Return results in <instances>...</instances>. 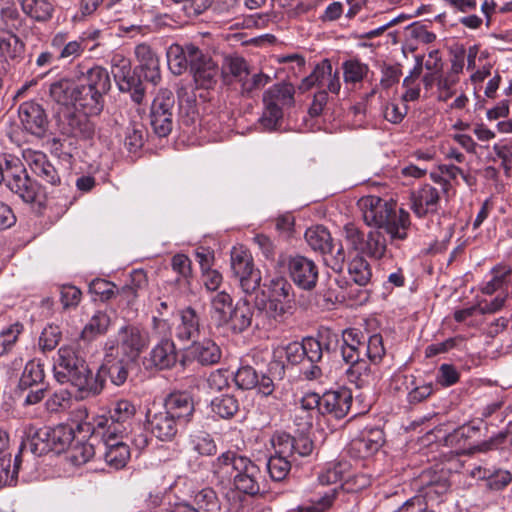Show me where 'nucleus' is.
Segmentation results:
<instances>
[{
  "mask_svg": "<svg viewBox=\"0 0 512 512\" xmlns=\"http://www.w3.org/2000/svg\"><path fill=\"white\" fill-rule=\"evenodd\" d=\"M440 191L436 187L426 184L411 194V209L414 214L422 218L428 214L436 213L440 204Z\"/></svg>",
  "mask_w": 512,
  "mask_h": 512,
  "instance_id": "23",
  "label": "nucleus"
},
{
  "mask_svg": "<svg viewBox=\"0 0 512 512\" xmlns=\"http://www.w3.org/2000/svg\"><path fill=\"white\" fill-rule=\"evenodd\" d=\"M75 81L84 83L85 86L99 92L100 95L107 93L111 87L108 71L100 66L89 67L84 64L76 66L74 75L66 79V83Z\"/></svg>",
  "mask_w": 512,
  "mask_h": 512,
  "instance_id": "19",
  "label": "nucleus"
},
{
  "mask_svg": "<svg viewBox=\"0 0 512 512\" xmlns=\"http://www.w3.org/2000/svg\"><path fill=\"white\" fill-rule=\"evenodd\" d=\"M147 421L152 434L161 441H171L178 432V424L164 409L155 413H147Z\"/></svg>",
  "mask_w": 512,
  "mask_h": 512,
  "instance_id": "30",
  "label": "nucleus"
},
{
  "mask_svg": "<svg viewBox=\"0 0 512 512\" xmlns=\"http://www.w3.org/2000/svg\"><path fill=\"white\" fill-rule=\"evenodd\" d=\"M344 240L348 249L363 255L367 235L354 223H348L343 228Z\"/></svg>",
  "mask_w": 512,
  "mask_h": 512,
  "instance_id": "52",
  "label": "nucleus"
},
{
  "mask_svg": "<svg viewBox=\"0 0 512 512\" xmlns=\"http://www.w3.org/2000/svg\"><path fill=\"white\" fill-rule=\"evenodd\" d=\"M189 445L194 452L202 456H211L217 451L214 439L210 434L202 431L190 435Z\"/></svg>",
  "mask_w": 512,
  "mask_h": 512,
  "instance_id": "54",
  "label": "nucleus"
},
{
  "mask_svg": "<svg viewBox=\"0 0 512 512\" xmlns=\"http://www.w3.org/2000/svg\"><path fill=\"white\" fill-rule=\"evenodd\" d=\"M275 356L285 357L292 365L301 363L304 360L302 342H291L286 346H279L274 351Z\"/></svg>",
  "mask_w": 512,
  "mask_h": 512,
  "instance_id": "62",
  "label": "nucleus"
},
{
  "mask_svg": "<svg viewBox=\"0 0 512 512\" xmlns=\"http://www.w3.org/2000/svg\"><path fill=\"white\" fill-rule=\"evenodd\" d=\"M66 382L70 384L66 393L77 400L97 395L103 389V381L93 375L84 352L73 348H66Z\"/></svg>",
  "mask_w": 512,
  "mask_h": 512,
  "instance_id": "6",
  "label": "nucleus"
},
{
  "mask_svg": "<svg viewBox=\"0 0 512 512\" xmlns=\"http://www.w3.org/2000/svg\"><path fill=\"white\" fill-rule=\"evenodd\" d=\"M253 314L249 300L241 298L229 312L227 321L223 322L221 327H225L233 333H241L251 326Z\"/></svg>",
  "mask_w": 512,
  "mask_h": 512,
  "instance_id": "31",
  "label": "nucleus"
},
{
  "mask_svg": "<svg viewBox=\"0 0 512 512\" xmlns=\"http://www.w3.org/2000/svg\"><path fill=\"white\" fill-rule=\"evenodd\" d=\"M196 509L203 510L204 512H216L220 509V503L216 492L210 488L205 487L196 491L192 495Z\"/></svg>",
  "mask_w": 512,
  "mask_h": 512,
  "instance_id": "55",
  "label": "nucleus"
},
{
  "mask_svg": "<svg viewBox=\"0 0 512 512\" xmlns=\"http://www.w3.org/2000/svg\"><path fill=\"white\" fill-rule=\"evenodd\" d=\"M149 333L139 324L125 323L117 330L114 339L105 343L106 356H113L114 350L130 360H135L149 346Z\"/></svg>",
  "mask_w": 512,
  "mask_h": 512,
  "instance_id": "9",
  "label": "nucleus"
},
{
  "mask_svg": "<svg viewBox=\"0 0 512 512\" xmlns=\"http://www.w3.org/2000/svg\"><path fill=\"white\" fill-rule=\"evenodd\" d=\"M24 43L11 32L0 30V60L16 59L24 52Z\"/></svg>",
  "mask_w": 512,
  "mask_h": 512,
  "instance_id": "43",
  "label": "nucleus"
},
{
  "mask_svg": "<svg viewBox=\"0 0 512 512\" xmlns=\"http://www.w3.org/2000/svg\"><path fill=\"white\" fill-rule=\"evenodd\" d=\"M213 472L219 477L233 478L235 488L248 495L260 491V469L246 456L232 451L222 453L213 462Z\"/></svg>",
  "mask_w": 512,
  "mask_h": 512,
  "instance_id": "3",
  "label": "nucleus"
},
{
  "mask_svg": "<svg viewBox=\"0 0 512 512\" xmlns=\"http://www.w3.org/2000/svg\"><path fill=\"white\" fill-rule=\"evenodd\" d=\"M18 116L23 128L32 135L42 136L46 129L47 118L43 108L33 101L19 106Z\"/></svg>",
  "mask_w": 512,
  "mask_h": 512,
  "instance_id": "24",
  "label": "nucleus"
},
{
  "mask_svg": "<svg viewBox=\"0 0 512 512\" xmlns=\"http://www.w3.org/2000/svg\"><path fill=\"white\" fill-rule=\"evenodd\" d=\"M134 53L138 62L136 68L145 80L156 85L161 79L159 58L156 53L146 43L138 44Z\"/></svg>",
  "mask_w": 512,
  "mask_h": 512,
  "instance_id": "27",
  "label": "nucleus"
},
{
  "mask_svg": "<svg viewBox=\"0 0 512 512\" xmlns=\"http://www.w3.org/2000/svg\"><path fill=\"white\" fill-rule=\"evenodd\" d=\"M321 395L315 392L305 393L296 403L295 417L303 421V426L310 428L313 420L321 414Z\"/></svg>",
  "mask_w": 512,
  "mask_h": 512,
  "instance_id": "36",
  "label": "nucleus"
},
{
  "mask_svg": "<svg viewBox=\"0 0 512 512\" xmlns=\"http://www.w3.org/2000/svg\"><path fill=\"white\" fill-rule=\"evenodd\" d=\"M348 464L346 462L329 463L325 469L319 474L318 482L322 486L334 485L344 479V474L347 470Z\"/></svg>",
  "mask_w": 512,
  "mask_h": 512,
  "instance_id": "57",
  "label": "nucleus"
},
{
  "mask_svg": "<svg viewBox=\"0 0 512 512\" xmlns=\"http://www.w3.org/2000/svg\"><path fill=\"white\" fill-rule=\"evenodd\" d=\"M89 292L98 296L101 301H108L116 296L117 287L105 279H94L89 284Z\"/></svg>",
  "mask_w": 512,
  "mask_h": 512,
  "instance_id": "63",
  "label": "nucleus"
},
{
  "mask_svg": "<svg viewBox=\"0 0 512 512\" xmlns=\"http://www.w3.org/2000/svg\"><path fill=\"white\" fill-rule=\"evenodd\" d=\"M331 68V62L328 59L322 60L315 66L310 75L302 80L301 84L299 85V89L305 92L315 86L324 88L326 79L330 76Z\"/></svg>",
  "mask_w": 512,
  "mask_h": 512,
  "instance_id": "46",
  "label": "nucleus"
},
{
  "mask_svg": "<svg viewBox=\"0 0 512 512\" xmlns=\"http://www.w3.org/2000/svg\"><path fill=\"white\" fill-rule=\"evenodd\" d=\"M383 229H375L367 234L363 255L373 259H381L387 252V240Z\"/></svg>",
  "mask_w": 512,
  "mask_h": 512,
  "instance_id": "48",
  "label": "nucleus"
},
{
  "mask_svg": "<svg viewBox=\"0 0 512 512\" xmlns=\"http://www.w3.org/2000/svg\"><path fill=\"white\" fill-rule=\"evenodd\" d=\"M136 413V408L132 402L121 399L113 404L110 410L109 418L100 417L96 420L95 427L97 430H106L107 428L123 429V434L130 426V421Z\"/></svg>",
  "mask_w": 512,
  "mask_h": 512,
  "instance_id": "21",
  "label": "nucleus"
},
{
  "mask_svg": "<svg viewBox=\"0 0 512 512\" xmlns=\"http://www.w3.org/2000/svg\"><path fill=\"white\" fill-rule=\"evenodd\" d=\"M493 151L501 160V166L506 176L512 175V141H500L493 145Z\"/></svg>",
  "mask_w": 512,
  "mask_h": 512,
  "instance_id": "64",
  "label": "nucleus"
},
{
  "mask_svg": "<svg viewBox=\"0 0 512 512\" xmlns=\"http://www.w3.org/2000/svg\"><path fill=\"white\" fill-rule=\"evenodd\" d=\"M294 460L271 455L267 461V470L272 480H284L291 470Z\"/></svg>",
  "mask_w": 512,
  "mask_h": 512,
  "instance_id": "60",
  "label": "nucleus"
},
{
  "mask_svg": "<svg viewBox=\"0 0 512 512\" xmlns=\"http://www.w3.org/2000/svg\"><path fill=\"white\" fill-rule=\"evenodd\" d=\"M306 503L287 512H327L338 499H344L343 488L333 486L321 489Z\"/></svg>",
  "mask_w": 512,
  "mask_h": 512,
  "instance_id": "26",
  "label": "nucleus"
},
{
  "mask_svg": "<svg viewBox=\"0 0 512 512\" xmlns=\"http://www.w3.org/2000/svg\"><path fill=\"white\" fill-rule=\"evenodd\" d=\"M262 298L255 299L258 316L263 315L269 324L281 322L286 314H291L294 306L292 285L283 276H275L263 284Z\"/></svg>",
  "mask_w": 512,
  "mask_h": 512,
  "instance_id": "4",
  "label": "nucleus"
},
{
  "mask_svg": "<svg viewBox=\"0 0 512 512\" xmlns=\"http://www.w3.org/2000/svg\"><path fill=\"white\" fill-rule=\"evenodd\" d=\"M274 454L279 457L296 461L297 456L305 457L313 450V442L307 436L301 435L297 438L285 432L275 433L271 439Z\"/></svg>",
  "mask_w": 512,
  "mask_h": 512,
  "instance_id": "15",
  "label": "nucleus"
},
{
  "mask_svg": "<svg viewBox=\"0 0 512 512\" xmlns=\"http://www.w3.org/2000/svg\"><path fill=\"white\" fill-rule=\"evenodd\" d=\"M485 483L488 491L501 492L512 483V472L502 468L489 469Z\"/></svg>",
  "mask_w": 512,
  "mask_h": 512,
  "instance_id": "53",
  "label": "nucleus"
},
{
  "mask_svg": "<svg viewBox=\"0 0 512 512\" xmlns=\"http://www.w3.org/2000/svg\"><path fill=\"white\" fill-rule=\"evenodd\" d=\"M365 356L358 357L357 361H345L349 364L346 375L351 383L361 388L369 383L371 378V369Z\"/></svg>",
  "mask_w": 512,
  "mask_h": 512,
  "instance_id": "44",
  "label": "nucleus"
},
{
  "mask_svg": "<svg viewBox=\"0 0 512 512\" xmlns=\"http://www.w3.org/2000/svg\"><path fill=\"white\" fill-rule=\"evenodd\" d=\"M86 411L77 409L66 423V430L71 437L69 446L66 448V458L74 466H80L88 462L94 455L93 444L88 442L93 433H100L86 421Z\"/></svg>",
  "mask_w": 512,
  "mask_h": 512,
  "instance_id": "7",
  "label": "nucleus"
},
{
  "mask_svg": "<svg viewBox=\"0 0 512 512\" xmlns=\"http://www.w3.org/2000/svg\"><path fill=\"white\" fill-rule=\"evenodd\" d=\"M21 463V454L18 453L15 455L13 463L11 455L0 458V489L16 483Z\"/></svg>",
  "mask_w": 512,
  "mask_h": 512,
  "instance_id": "47",
  "label": "nucleus"
},
{
  "mask_svg": "<svg viewBox=\"0 0 512 512\" xmlns=\"http://www.w3.org/2000/svg\"><path fill=\"white\" fill-rule=\"evenodd\" d=\"M174 104V95L168 89H161L151 104L150 124L159 137H166L172 131Z\"/></svg>",
  "mask_w": 512,
  "mask_h": 512,
  "instance_id": "13",
  "label": "nucleus"
},
{
  "mask_svg": "<svg viewBox=\"0 0 512 512\" xmlns=\"http://www.w3.org/2000/svg\"><path fill=\"white\" fill-rule=\"evenodd\" d=\"M358 207L364 222L376 229H383L391 244H397L408 236L410 229L409 213L379 196L368 195L359 199Z\"/></svg>",
  "mask_w": 512,
  "mask_h": 512,
  "instance_id": "1",
  "label": "nucleus"
},
{
  "mask_svg": "<svg viewBox=\"0 0 512 512\" xmlns=\"http://www.w3.org/2000/svg\"><path fill=\"white\" fill-rule=\"evenodd\" d=\"M111 324L110 316L104 311H96L81 331V339L91 341L99 335L105 334Z\"/></svg>",
  "mask_w": 512,
  "mask_h": 512,
  "instance_id": "42",
  "label": "nucleus"
},
{
  "mask_svg": "<svg viewBox=\"0 0 512 512\" xmlns=\"http://www.w3.org/2000/svg\"><path fill=\"white\" fill-rule=\"evenodd\" d=\"M146 283L145 274L142 271H134L131 275V284L117 289L116 296L119 298V304L132 308L138 298V290Z\"/></svg>",
  "mask_w": 512,
  "mask_h": 512,
  "instance_id": "41",
  "label": "nucleus"
},
{
  "mask_svg": "<svg viewBox=\"0 0 512 512\" xmlns=\"http://www.w3.org/2000/svg\"><path fill=\"white\" fill-rule=\"evenodd\" d=\"M116 84L120 91L130 93L131 99L135 103H142L145 95V88L143 87L140 77L135 75L134 72L130 71L125 75L123 81L121 78L116 82Z\"/></svg>",
  "mask_w": 512,
  "mask_h": 512,
  "instance_id": "49",
  "label": "nucleus"
},
{
  "mask_svg": "<svg viewBox=\"0 0 512 512\" xmlns=\"http://www.w3.org/2000/svg\"><path fill=\"white\" fill-rule=\"evenodd\" d=\"M386 350L380 334H373L365 339L357 329H345L342 333L341 355L344 361H357L365 356L371 364H379Z\"/></svg>",
  "mask_w": 512,
  "mask_h": 512,
  "instance_id": "8",
  "label": "nucleus"
},
{
  "mask_svg": "<svg viewBox=\"0 0 512 512\" xmlns=\"http://www.w3.org/2000/svg\"><path fill=\"white\" fill-rule=\"evenodd\" d=\"M348 272L351 279L360 286L368 284L372 275L368 262L361 255L350 261Z\"/></svg>",
  "mask_w": 512,
  "mask_h": 512,
  "instance_id": "56",
  "label": "nucleus"
},
{
  "mask_svg": "<svg viewBox=\"0 0 512 512\" xmlns=\"http://www.w3.org/2000/svg\"><path fill=\"white\" fill-rule=\"evenodd\" d=\"M44 369L39 360L33 359L26 363L19 380V388L28 389L41 383L44 379Z\"/></svg>",
  "mask_w": 512,
  "mask_h": 512,
  "instance_id": "50",
  "label": "nucleus"
},
{
  "mask_svg": "<svg viewBox=\"0 0 512 512\" xmlns=\"http://www.w3.org/2000/svg\"><path fill=\"white\" fill-rule=\"evenodd\" d=\"M190 355L201 365H213L220 361L222 351L212 339L194 341L189 348Z\"/></svg>",
  "mask_w": 512,
  "mask_h": 512,
  "instance_id": "38",
  "label": "nucleus"
},
{
  "mask_svg": "<svg viewBox=\"0 0 512 512\" xmlns=\"http://www.w3.org/2000/svg\"><path fill=\"white\" fill-rule=\"evenodd\" d=\"M149 361L158 369H168L177 362V351L171 338H162L150 351Z\"/></svg>",
  "mask_w": 512,
  "mask_h": 512,
  "instance_id": "37",
  "label": "nucleus"
},
{
  "mask_svg": "<svg viewBox=\"0 0 512 512\" xmlns=\"http://www.w3.org/2000/svg\"><path fill=\"white\" fill-rule=\"evenodd\" d=\"M49 434L47 427L36 428L32 425H28L24 428V437L21 441L18 454H23L24 450H30L34 455L41 456L47 452L49 442Z\"/></svg>",
  "mask_w": 512,
  "mask_h": 512,
  "instance_id": "35",
  "label": "nucleus"
},
{
  "mask_svg": "<svg viewBox=\"0 0 512 512\" xmlns=\"http://www.w3.org/2000/svg\"><path fill=\"white\" fill-rule=\"evenodd\" d=\"M4 181L6 186L25 203L42 204L38 184L29 178L18 158L6 159L5 168L0 162V184Z\"/></svg>",
  "mask_w": 512,
  "mask_h": 512,
  "instance_id": "10",
  "label": "nucleus"
},
{
  "mask_svg": "<svg viewBox=\"0 0 512 512\" xmlns=\"http://www.w3.org/2000/svg\"><path fill=\"white\" fill-rule=\"evenodd\" d=\"M22 11L31 19L44 22L52 17L53 4L49 0H22Z\"/></svg>",
  "mask_w": 512,
  "mask_h": 512,
  "instance_id": "45",
  "label": "nucleus"
},
{
  "mask_svg": "<svg viewBox=\"0 0 512 512\" xmlns=\"http://www.w3.org/2000/svg\"><path fill=\"white\" fill-rule=\"evenodd\" d=\"M233 275L238 279L243 293L251 295L261 284V272L253 264L251 254L243 247H233L230 256Z\"/></svg>",
  "mask_w": 512,
  "mask_h": 512,
  "instance_id": "12",
  "label": "nucleus"
},
{
  "mask_svg": "<svg viewBox=\"0 0 512 512\" xmlns=\"http://www.w3.org/2000/svg\"><path fill=\"white\" fill-rule=\"evenodd\" d=\"M294 86L290 83H277L263 94L264 110L260 118L261 125L268 130L277 127L283 117V110L294 104Z\"/></svg>",
  "mask_w": 512,
  "mask_h": 512,
  "instance_id": "11",
  "label": "nucleus"
},
{
  "mask_svg": "<svg viewBox=\"0 0 512 512\" xmlns=\"http://www.w3.org/2000/svg\"><path fill=\"white\" fill-rule=\"evenodd\" d=\"M144 143V127L140 123H130L124 132V146L126 149L135 153Z\"/></svg>",
  "mask_w": 512,
  "mask_h": 512,
  "instance_id": "61",
  "label": "nucleus"
},
{
  "mask_svg": "<svg viewBox=\"0 0 512 512\" xmlns=\"http://www.w3.org/2000/svg\"><path fill=\"white\" fill-rule=\"evenodd\" d=\"M23 158L31 170L41 179L58 186L61 183V177L56 168L46 159V155L40 151L25 150Z\"/></svg>",
  "mask_w": 512,
  "mask_h": 512,
  "instance_id": "28",
  "label": "nucleus"
},
{
  "mask_svg": "<svg viewBox=\"0 0 512 512\" xmlns=\"http://www.w3.org/2000/svg\"><path fill=\"white\" fill-rule=\"evenodd\" d=\"M199 48L193 44L181 46L179 44H172L167 49V63L170 71L174 75H181L191 68L196 57H199Z\"/></svg>",
  "mask_w": 512,
  "mask_h": 512,
  "instance_id": "25",
  "label": "nucleus"
},
{
  "mask_svg": "<svg viewBox=\"0 0 512 512\" xmlns=\"http://www.w3.org/2000/svg\"><path fill=\"white\" fill-rule=\"evenodd\" d=\"M22 332L23 325L19 322L10 324L0 331V357L13 349Z\"/></svg>",
  "mask_w": 512,
  "mask_h": 512,
  "instance_id": "58",
  "label": "nucleus"
},
{
  "mask_svg": "<svg viewBox=\"0 0 512 512\" xmlns=\"http://www.w3.org/2000/svg\"><path fill=\"white\" fill-rule=\"evenodd\" d=\"M211 302V318L218 327L222 326L223 322L227 321L229 312L232 310L233 299L226 291L217 292L210 299Z\"/></svg>",
  "mask_w": 512,
  "mask_h": 512,
  "instance_id": "40",
  "label": "nucleus"
},
{
  "mask_svg": "<svg viewBox=\"0 0 512 512\" xmlns=\"http://www.w3.org/2000/svg\"><path fill=\"white\" fill-rule=\"evenodd\" d=\"M190 72L198 87L210 89L217 82L219 68L210 57L203 55L199 51V57H196L194 60Z\"/></svg>",
  "mask_w": 512,
  "mask_h": 512,
  "instance_id": "29",
  "label": "nucleus"
},
{
  "mask_svg": "<svg viewBox=\"0 0 512 512\" xmlns=\"http://www.w3.org/2000/svg\"><path fill=\"white\" fill-rule=\"evenodd\" d=\"M234 381L242 390L257 389L262 396H270L275 390L273 380L266 374L259 375L251 366H242L234 374Z\"/></svg>",
  "mask_w": 512,
  "mask_h": 512,
  "instance_id": "20",
  "label": "nucleus"
},
{
  "mask_svg": "<svg viewBox=\"0 0 512 512\" xmlns=\"http://www.w3.org/2000/svg\"><path fill=\"white\" fill-rule=\"evenodd\" d=\"M352 399V393L347 388L326 391L321 395V415L344 418L351 408Z\"/></svg>",
  "mask_w": 512,
  "mask_h": 512,
  "instance_id": "22",
  "label": "nucleus"
},
{
  "mask_svg": "<svg viewBox=\"0 0 512 512\" xmlns=\"http://www.w3.org/2000/svg\"><path fill=\"white\" fill-rule=\"evenodd\" d=\"M100 433L106 447L105 462L115 470L125 467L130 458V450L126 443L117 440L118 437H123V429L110 427Z\"/></svg>",
  "mask_w": 512,
  "mask_h": 512,
  "instance_id": "18",
  "label": "nucleus"
},
{
  "mask_svg": "<svg viewBox=\"0 0 512 512\" xmlns=\"http://www.w3.org/2000/svg\"><path fill=\"white\" fill-rule=\"evenodd\" d=\"M68 89L71 90L70 100L74 111L70 112L66 106V134L77 138H90L94 132V124L89 117L102 111V95L79 82L74 87H66V91Z\"/></svg>",
  "mask_w": 512,
  "mask_h": 512,
  "instance_id": "2",
  "label": "nucleus"
},
{
  "mask_svg": "<svg viewBox=\"0 0 512 512\" xmlns=\"http://www.w3.org/2000/svg\"><path fill=\"white\" fill-rule=\"evenodd\" d=\"M480 432L479 427L473 424H465L445 438L446 444L455 449L457 453H473L488 452L491 450H499L503 456H507L512 451V421L509 422L508 428L501 431L487 441H483L474 445L471 440Z\"/></svg>",
  "mask_w": 512,
  "mask_h": 512,
  "instance_id": "5",
  "label": "nucleus"
},
{
  "mask_svg": "<svg viewBox=\"0 0 512 512\" xmlns=\"http://www.w3.org/2000/svg\"><path fill=\"white\" fill-rule=\"evenodd\" d=\"M384 443L383 431L379 428L365 429L360 436L353 439L351 449L360 458H366L376 453Z\"/></svg>",
  "mask_w": 512,
  "mask_h": 512,
  "instance_id": "33",
  "label": "nucleus"
},
{
  "mask_svg": "<svg viewBox=\"0 0 512 512\" xmlns=\"http://www.w3.org/2000/svg\"><path fill=\"white\" fill-rule=\"evenodd\" d=\"M343 77L347 85H355L363 81L369 72L367 64L357 59H349L343 62Z\"/></svg>",
  "mask_w": 512,
  "mask_h": 512,
  "instance_id": "51",
  "label": "nucleus"
},
{
  "mask_svg": "<svg viewBox=\"0 0 512 512\" xmlns=\"http://www.w3.org/2000/svg\"><path fill=\"white\" fill-rule=\"evenodd\" d=\"M450 477V471L444 468L423 471L419 478L420 494L418 496L422 501L423 499H440L451 487Z\"/></svg>",
  "mask_w": 512,
  "mask_h": 512,
  "instance_id": "17",
  "label": "nucleus"
},
{
  "mask_svg": "<svg viewBox=\"0 0 512 512\" xmlns=\"http://www.w3.org/2000/svg\"><path fill=\"white\" fill-rule=\"evenodd\" d=\"M287 267L290 278L298 288L310 291L316 287L319 270L313 260L302 255L290 256Z\"/></svg>",
  "mask_w": 512,
  "mask_h": 512,
  "instance_id": "16",
  "label": "nucleus"
},
{
  "mask_svg": "<svg viewBox=\"0 0 512 512\" xmlns=\"http://www.w3.org/2000/svg\"><path fill=\"white\" fill-rule=\"evenodd\" d=\"M100 35L98 29H87L78 38V40L70 41L66 44V57L73 55L79 56L85 49L88 48L90 41H95ZM96 45L89 47L92 50Z\"/></svg>",
  "mask_w": 512,
  "mask_h": 512,
  "instance_id": "59",
  "label": "nucleus"
},
{
  "mask_svg": "<svg viewBox=\"0 0 512 512\" xmlns=\"http://www.w3.org/2000/svg\"><path fill=\"white\" fill-rule=\"evenodd\" d=\"M305 240L309 247L324 255V260L333 270H341L345 253L341 246L333 255V244L330 232L321 225L310 227L305 232Z\"/></svg>",
  "mask_w": 512,
  "mask_h": 512,
  "instance_id": "14",
  "label": "nucleus"
},
{
  "mask_svg": "<svg viewBox=\"0 0 512 512\" xmlns=\"http://www.w3.org/2000/svg\"><path fill=\"white\" fill-rule=\"evenodd\" d=\"M200 317L197 312L187 307L180 311L178 323L175 327V336L179 341H196L200 336Z\"/></svg>",
  "mask_w": 512,
  "mask_h": 512,
  "instance_id": "34",
  "label": "nucleus"
},
{
  "mask_svg": "<svg viewBox=\"0 0 512 512\" xmlns=\"http://www.w3.org/2000/svg\"><path fill=\"white\" fill-rule=\"evenodd\" d=\"M211 412L221 419H231L239 411V400L233 394H221L210 402Z\"/></svg>",
  "mask_w": 512,
  "mask_h": 512,
  "instance_id": "39",
  "label": "nucleus"
},
{
  "mask_svg": "<svg viewBox=\"0 0 512 512\" xmlns=\"http://www.w3.org/2000/svg\"><path fill=\"white\" fill-rule=\"evenodd\" d=\"M164 410L180 424L187 423L194 412L193 399L185 392L171 393L165 401Z\"/></svg>",
  "mask_w": 512,
  "mask_h": 512,
  "instance_id": "32",
  "label": "nucleus"
}]
</instances>
